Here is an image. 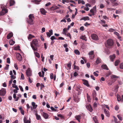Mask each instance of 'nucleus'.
Segmentation results:
<instances>
[{"mask_svg": "<svg viewBox=\"0 0 123 123\" xmlns=\"http://www.w3.org/2000/svg\"><path fill=\"white\" fill-rule=\"evenodd\" d=\"M35 115L36 117V118L37 120H39L41 118L40 116L38 115L37 113H36Z\"/></svg>", "mask_w": 123, "mask_h": 123, "instance_id": "obj_30", "label": "nucleus"}, {"mask_svg": "<svg viewBox=\"0 0 123 123\" xmlns=\"http://www.w3.org/2000/svg\"><path fill=\"white\" fill-rule=\"evenodd\" d=\"M9 65L8 64H7L5 67L4 69L6 70H8L9 68Z\"/></svg>", "mask_w": 123, "mask_h": 123, "instance_id": "obj_50", "label": "nucleus"}, {"mask_svg": "<svg viewBox=\"0 0 123 123\" xmlns=\"http://www.w3.org/2000/svg\"><path fill=\"white\" fill-rule=\"evenodd\" d=\"M42 114L43 117L45 119H47L48 118V115L47 113L43 112Z\"/></svg>", "mask_w": 123, "mask_h": 123, "instance_id": "obj_19", "label": "nucleus"}, {"mask_svg": "<svg viewBox=\"0 0 123 123\" xmlns=\"http://www.w3.org/2000/svg\"><path fill=\"white\" fill-rule=\"evenodd\" d=\"M93 106L94 108H95L97 106V103L94 102L93 104Z\"/></svg>", "mask_w": 123, "mask_h": 123, "instance_id": "obj_44", "label": "nucleus"}, {"mask_svg": "<svg viewBox=\"0 0 123 123\" xmlns=\"http://www.w3.org/2000/svg\"><path fill=\"white\" fill-rule=\"evenodd\" d=\"M114 42L113 40L111 39H109L106 42L105 46L107 47H111L113 46Z\"/></svg>", "mask_w": 123, "mask_h": 123, "instance_id": "obj_2", "label": "nucleus"}, {"mask_svg": "<svg viewBox=\"0 0 123 123\" xmlns=\"http://www.w3.org/2000/svg\"><path fill=\"white\" fill-rule=\"evenodd\" d=\"M29 19L28 20V22L31 25H32L33 24V20L34 19V17L33 14H31L29 16Z\"/></svg>", "mask_w": 123, "mask_h": 123, "instance_id": "obj_3", "label": "nucleus"}, {"mask_svg": "<svg viewBox=\"0 0 123 123\" xmlns=\"http://www.w3.org/2000/svg\"><path fill=\"white\" fill-rule=\"evenodd\" d=\"M78 75V74L76 72H75L74 74V77H76V76H77Z\"/></svg>", "mask_w": 123, "mask_h": 123, "instance_id": "obj_60", "label": "nucleus"}, {"mask_svg": "<svg viewBox=\"0 0 123 123\" xmlns=\"http://www.w3.org/2000/svg\"><path fill=\"white\" fill-rule=\"evenodd\" d=\"M15 42L12 40H11L9 41V43L10 45H12L15 43Z\"/></svg>", "mask_w": 123, "mask_h": 123, "instance_id": "obj_29", "label": "nucleus"}, {"mask_svg": "<svg viewBox=\"0 0 123 123\" xmlns=\"http://www.w3.org/2000/svg\"><path fill=\"white\" fill-rule=\"evenodd\" d=\"M81 20H84L85 21L86 20H89V18L88 17H84L83 18H82Z\"/></svg>", "mask_w": 123, "mask_h": 123, "instance_id": "obj_26", "label": "nucleus"}, {"mask_svg": "<svg viewBox=\"0 0 123 123\" xmlns=\"http://www.w3.org/2000/svg\"><path fill=\"white\" fill-rule=\"evenodd\" d=\"M87 96L88 101V102H90L91 100L90 97L87 93Z\"/></svg>", "mask_w": 123, "mask_h": 123, "instance_id": "obj_32", "label": "nucleus"}, {"mask_svg": "<svg viewBox=\"0 0 123 123\" xmlns=\"http://www.w3.org/2000/svg\"><path fill=\"white\" fill-rule=\"evenodd\" d=\"M101 67L102 68L104 69H106V70H108L109 69L107 66L106 64H103L101 66Z\"/></svg>", "mask_w": 123, "mask_h": 123, "instance_id": "obj_16", "label": "nucleus"}, {"mask_svg": "<svg viewBox=\"0 0 123 123\" xmlns=\"http://www.w3.org/2000/svg\"><path fill=\"white\" fill-rule=\"evenodd\" d=\"M31 105L34 109H36L37 106V105H36L35 103L34 102H32L31 103Z\"/></svg>", "mask_w": 123, "mask_h": 123, "instance_id": "obj_18", "label": "nucleus"}, {"mask_svg": "<svg viewBox=\"0 0 123 123\" xmlns=\"http://www.w3.org/2000/svg\"><path fill=\"white\" fill-rule=\"evenodd\" d=\"M67 66L68 68L69 69H70L71 68V62H70V63H69L68 64H67Z\"/></svg>", "mask_w": 123, "mask_h": 123, "instance_id": "obj_43", "label": "nucleus"}, {"mask_svg": "<svg viewBox=\"0 0 123 123\" xmlns=\"http://www.w3.org/2000/svg\"><path fill=\"white\" fill-rule=\"evenodd\" d=\"M74 51L75 53L76 54L79 55L80 54V53L78 50H75Z\"/></svg>", "mask_w": 123, "mask_h": 123, "instance_id": "obj_39", "label": "nucleus"}, {"mask_svg": "<svg viewBox=\"0 0 123 123\" xmlns=\"http://www.w3.org/2000/svg\"><path fill=\"white\" fill-rule=\"evenodd\" d=\"M58 117H61V119H63L64 118V117H63V116L62 114H59L58 115Z\"/></svg>", "mask_w": 123, "mask_h": 123, "instance_id": "obj_51", "label": "nucleus"}, {"mask_svg": "<svg viewBox=\"0 0 123 123\" xmlns=\"http://www.w3.org/2000/svg\"><path fill=\"white\" fill-rule=\"evenodd\" d=\"M59 8V7L56 6H53L50 8V9L52 10H54Z\"/></svg>", "mask_w": 123, "mask_h": 123, "instance_id": "obj_13", "label": "nucleus"}, {"mask_svg": "<svg viewBox=\"0 0 123 123\" xmlns=\"http://www.w3.org/2000/svg\"><path fill=\"white\" fill-rule=\"evenodd\" d=\"M91 37L92 39L95 40H98V37L97 35L95 34H92L91 35Z\"/></svg>", "mask_w": 123, "mask_h": 123, "instance_id": "obj_8", "label": "nucleus"}, {"mask_svg": "<svg viewBox=\"0 0 123 123\" xmlns=\"http://www.w3.org/2000/svg\"><path fill=\"white\" fill-rule=\"evenodd\" d=\"M40 11L41 13L43 15H45L47 12V11L43 8L40 9Z\"/></svg>", "mask_w": 123, "mask_h": 123, "instance_id": "obj_11", "label": "nucleus"}, {"mask_svg": "<svg viewBox=\"0 0 123 123\" xmlns=\"http://www.w3.org/2000/svg\"><path fill=\"white\" fill-rule=\"evenodd\" d=\"M15 3V1L13 0H10V6H11L14 5Z\"/></svg>", "mask_w": 123, "mask_h": 123, "instance_id": "obj_28", "label": "nucleus"}, {"mask_svg": "<svg viewBox=\"0 0 123 123\" xmlns=\"http://www.w3.org/2000/svg\"><path fill=\"white\" fill-rule=\"evenodd\" d=\"M96 6H94L90 10V12L92 13V15H94V13L96 12Z\"/></svg>", "mask_w": 123, "mask_h": 123, "instance_id": "obj_5", "label": "nucleus"}, {"mask_svg": "<svg viewBox=\"0 0 123 123\" xmlns=\"http://www.w3.org/2000/svg\"><path fill=\"white\" fill-rule=\"evenodd\" d=\"M54 56L53 55H51L50 56V57L51 60H53Z\"/></svg>", "mask_w": 123, "mask_h": 123, "instance_id": "obj_61", "label": "nucleus"}, {"mask_svg": "<svg viewBox=\"0 0 123 123\" xmlns=\"http://www.w3.org/2000/svg\"><path fill=\"white\" fill-rule=\"evenodd\" d=\"M75 117L79 122H80V119H81V116L80 115L76 116H75Z\"/></svg>", "mask_w": 123, "mask_h": 123, "instance_id": "obj_23", "label": "nucleus"}, {"mask_svg": "<svg viewBox=\"0 0 123 123\" xmlns=\"http://www.w3.org/2000/svg\"><path fill=\"white\" fill-rule=\"evenodd\" d=\"M75 63L74 64V69H77L78 70H79V69L80 68L78 66H76L75 65Z\"/></svg>", "mask_w": 123, "mask_h": 123, "instance_id": "obj_35", "label": "nucleus"}, {"mask_svg": "<svg viewBox=\"0 0 123 123\" xmlns=\"http://www.w3.org/2000/svg\"><path fill=\"white\" fill-rule=\"evenodd\" d=\"M117 100L118 101H122V99H121V98L119 96H117Z\"/></svg>", "mask_w": 123, "mask_h": 123, "instance_id": "obj_38", "label": "nucleus"}, {"mask_svg": "<svg viewBox=\"0 0 123 123\" xmlns=\"http://www.w3.org/2000/svg\"><path fill=\"white\" fill-rule=\"evenodd\" d=\"M34 37V36H33V35H32L31 34H30L29 35L28 38V39H31L33 38Z\"/></svg>", "mask_w": 123, "mask_h": 123, "instance_id": "obj_33", "label": "nucleus"}, {"mask_svg": "<svg viewBox=\"0 0 123 123\" xmlns=\"http://www.w3.org/2000/svg\"><path fill=\"white\" fill-rule=\"evenodd\" d=\"M100 23L102 24H105L106 23V22L104 20H101Z\"/></svg>", "mask_w": 123, "mask_h": 123, "instance_id": "obj_54", "label": "nucleus"}, {"mask_svg": "<svg viewBox=\"0 0 123 123\" xmlns=\"http://www.w3.org/2000/svg\"><path fill=\"white\" fill-rule=\"evenodd\" d=\"M10 77L12 79H14L16 78V76H14L13 75H11V76Z\"/></svg>", "mask_w": 123, "mask_h": 123, "instance_id": "obj_58", "label": "nucleus"}, {"mask_svg": "<svg viewBox=\"0 0 123 123\" xmlns=\"http://www.w3.org/2000/svg\"><path fill=\"white\" fill-rule=\"evenodd\" d=\"M6 62L8 64L10 63V60L9 58L8 57L7 58Z\"/></svg>", "mask_w": 123, "mask_h": 123, "instance_id": "obj_45", "label": "nucleus"}, {"mask_svg": "<svg viewBox=\"0 0 123 123\" xmlns=\"http://www.w3.org/2000/svg\"><path fill=\"white\" fill-rule=\"evenodd\" d=\"M86 37H85V36H82L80 37V39H82L85 41H86Z\"/></svg>", "mask_w": 123, "mask_h": 123, "instance_id": "obj_37", "label": "nucleus"}, {"mask_svg": "<svg viewBox=\"0 0 123 123\" xmlns=\"http://www.w3.org/2000/svg\"><path fill=\"white\" fill-rule=\"evenodd\" d=\"M16 57L17 59L19 61H21L22 59V57L21 55L19 53L16 55Z\"/></svg>", "mask_w": 123, "mask_h": 123, "instance_id": "obj_9", "label": "nucleus"}, {"mask_svg": "<svg viewBox=\"0 0 123 123\" xmlns=\"http://www.w3.org/2000/svg\"><path fill=\"white\" fill-rule=\"evenodd\" d=\"M104 112L106 116L108 117H109V113L108 111H106V109H104Z\"/></svg>", "mask_w": 123, "mask_h": 123, "instance_id": "obj_22", "label": "nucleus"}, {"mask_svg": "<svg viewBox=\"0 0 123 123\" xmlns=\"http://www.w3.org/2000/svg\"><path fill=\"white\" fill-rule=\"evenodd\" d=\"M51 4L50 2H49L48 3L46 4L45 5L46 6H49Z\"/></svg>", "mask_w": 123, "mask_h": 123, "instance_id": "obj_57", "label": "nucleus"}, {"mask_svg": "<svg viewBox=\"0 0 123 123\" xmlns=\"http://www.w3.org/2000/svg\"><path fill=\"white\" fill-rule=\"evenodd\" d=\"M26 74L28 76H31V74L30 70L28 69L26 71Z\"/></svg>", "mask_w": 123, "mask_h": 123, "instance_id": "obj_21", "label": "nucleus"}, {"mask_svg": "<svg viewBox=\"0 0 123 123\" xmlns=\"http://www.w3.org/2000/svg\"><path fill=\"white\" fill-rule=\"evenodd\" d=\"M31 45L34 51H37V47H39L40 45L38 43V42L37 39H33L31 44Z\"/></svg>", "mask_w": 123, "mask_h": 123, "instance_id": "obj_1", "label": "nucleus"}, {"mask_svg": "<svg viewBox=\"0 0 123 123\" xmlns=\"http://www.w3.org/2000/svg\"><path fill=\"white\" fill-rule=\"evenodd\" d=\"M24 123H31V121L27 120L26 118L25 117L24 118Z\"/></svg>", "mask_w": 123, "mask_h": 123, "instance_id": "obj_20", "label": "nucleus"}, {"mask_svg": "<svg viewBox=\"0 0 123 123\" xmlns=\"http://www.w3.org/2000/svg\"><path fill=\"white\" fill-rule=\"evenodd\" d=\"M119 68L121 69H123V63H121L120 64Z\"/></svg>", "mask_w": 123, "mask_h": 123, "instance_id": "obj_42", "label": "nucleus"}, {"mask_svg": "<svg viewBox=\"0 0 123 123\" xmlns=\"http://www.w3.org/2000/svg\"><path fill=\"white\" fill-rule=\"evenodd\" d=\"M50 109L52 110L53 111H57V109H55L53 107H50Z\"/></svg>", "mask_w": 123, "mask_h": 123, "instance_id": "obj_46", "label": "nucleus"}, {"mask_svg": "<svg viewBox=\"0 0 123 123\" xmlns=\"http://www.w3.org/2000/svg\"><path fill=\"white\" fill-rule=\"evenodd\" d=\"M89 57H90V59H91L92 60V59H93L94 58V55H90V56H89Z\"/></svg>", "mask_w": 123, "mask_h": 123, "instance_id": "obj_53", "label": "nucleus"}, {"mask_svg": "<svg viewBox=\"0 0 123 123\" xmlns=\"http://www.w3.org/2000/svg\"><path fill=\"white\" fill-rule=\"evenodd\" d=\"M19 110H20L22 114L24 115V110L22 109V107H20L19 108Z\"/></svg>", "mask_w": 123, "mask_h": 123, "instance_id": "obj_31", "label": "nucleus"}, {"mask_svg": "<svg viewBox=\"0 0 123 123\" xmlns=\"http://www.w3.org/2000/svg\"><path fill=\"white\" fill-rule=\"evenodd\" d=\"M103 106L104 107H105L106 108H107L109 110H110L109 107L108 106V105H103Z\"/></svg>", "mask_w": 123, "mask_h": 123, "instance_id": "obj_40", "label": "nucleus"}, {"mask_svg": "<svg viewBox=\"0 0 123 123\" xmlns=\"http://www.w3.org/2000/svg\"><path fill=\"white\" fill-rule=\"evenodd\" d=\"M19 87L21 91L22 92H23L24 90L22 87L20 85L19 86Z\"/></svg>", "mask_w": 123, "mask_h": 123, "instance_id": "obj_55", "label": "nucleus"}, {"mask_svg": "<svg viewBox=\"0 0 123 123\" xmlns=\"http://www.w3.org/2000/svg\"><path fill=\"white\" fill-rule=\"evenodd\" d=\"M74 100L75 102L77 103L80 100V98L76 95H73Z\"/></svg>", "mask_w": 123, "mask_h": 123, "instance_id": "obj_7", "label": "nucleus"}, {"mask_svg": "<svg viewBox=\"0 0 123 123\" xmlns=\"http://www.w3.org/2000/svg\"><path fill=\"white\" fill-rule=\"evenodd\" d=\"M114 33L115 34H116V35H117V37H118V36H119V34L118 33H117V32L116 31L114 32Z\"/></svg>", "mask_w": 123, "mask_h": 123, "instance_id": "obj_63", "label": "nucleus"}, {"mask_svg": "<svg viewBox=\"0 0 123 123\" xmlns=\"http://www.w3.org/2000/svg\"><path fill=\"white\" fill-rule=\"evenodd\" d=\"M93 74L96 77L98 76V74L96 72H94Z\"/></svg>", "mask_w": 123, "mask_h": 123, "instance_id": "obj_59", "label": "nucleus"}, {"mask_svg": "<svg viewBox=\"0 0 123 123\" xmlns=\"http://www.w3.org/2000/svg\"><path fill=\"white\" fill-rule=\"evenodd\" d=\"M20 79L22 80H24V77L23 74L22 73H21V76Z\"/></svg>", "mask_w": 123, "mask_h": 123, "instance_id": "obj_48", "label": "nucleus"}, {"mask_svg": "<svg viewBox=\"0 0 123 123\" xmlns=\"http://www.w3.org/2000/svg\"><path fill=\"white\" fill-rule=\"evenodd\" d=\"M119 108V107L117 105L115 107V110L116 111H117L118 110Z\"/></svg>", "mask_w": 123, "mask_h": 123, "instance_id": "obj_56", "label": "nucleus"}, {"mask_svg": "<svg viewBox=\"0 0 123 123\" xmlns=\"http://www.w3.org/2000/svg\"><path fill=\"white\" fill-rule=\"evenodd\" d=\"M58 39V40H64V38L62 37H58V39Z\"/></svg>", "mask_w": 123, "mask_h": 123, "instance_id": "obj_62", "label": "nucleus"}, {"mask_svg": "<svg viewBox=\"0 0 123 123\" xmlns=\"http://www.w3.org/2000/svg\"><path fill=\"white\" fill-rule=\"evenodd\" d=\"M50 39L52 41H53L54 39H56L54 36H52L50 37Z\"/></svg>", "mask_w": 123, "mask_h": 123, "instance_id": "obj_47", "label": "nucleus"}, {"mask_svg": "<svg viewBox=\"0 0 123 123\" xmlns=\"http://www.w3.org/2000/svg\"><path fill=\"white\" fill-rule=\"evenodd\" d=\"M13 35V34L12 32H11L8 34L7 36V39H9L12 37Z\"/></svg>", "mask_w": 123, "mask_h": 123, "instance_id": "obj_17", "label": "nucleus"}, {"mask_svg": "<svg viewBox=\"0 0 123 123\" xmlns=\"http://www.w3.org/2000/svg\"><path fill=\"white\" fill-rule=\"evenodd\" d=\"M82 80L83 82V84H84L87 86H89L88 83V81L87 80L84 79H83Z\"/></svg>", "mask_w": 123, "mask_h": 123, "instance_id": "obj_14", "label": "nucleus"}, {"mask_svg": "<svg viewBox=\"0 0 123 123\" xmlns=\"http://www.w3.org/2000/svg\"><path fill=\"white\" fill-rule=\"evenodd\" d=\"M6 93V89L2 88L0 90V95L2 96L5 95Z\"/></svg>", "mask_w": 123, "mask_h": 123, "instance_id": "obj_4", "label": "nucleus"}, {"mask_svg": "<svg viewBox=\"0 0 123 123\" xmlns=\"http://www.w3.org/2000/svg\"><path fill=\"white\" fill-rule=\"evenodd\" d=\"M35 55L38 58H39L40 57L39 54L37 52H34V53Z\"/></svg>", "mask_w": 123, "mask_h": 123, "instance_id": "obj_34", "label": "nucleus"}, {"mask_svg": "<svg viewBox=\"0 0 123 123\" xmlns=\"http://www.w3.org/2000/svg\"><path fill=\"white\" fill-rule=\"evenodd\" d=\"M94 52L93 51H92L89 52L88 55H94Z\"/></svg>", "mask_w": 123, "mask_h": 123, "instance_id": "obj_36", "label": "nucleus"}, {"mask_svg": "<svg viewBox=\"0 0 123 123\" xmlns=\"http://www.w3.org/2000/svg\"><path fill=\"white\" fill-rule=\"evenodd\" d=\"M92 95L93 96V98H94L96 96V93L95 91H93L92 92Z\"/></svg>", "mask_w": 123, "mask_h": 123, "instance_id": "obj_25", "label": "nucleus"}, {"mask_svg": "<svg viewBox=\"0 0 123 123\" xmlns=\"http://www.w3.org/2000/svg\"><path fill=\"white\" fill-rule=\"evenodd\" d=\"M8 12L6 8H4L2 9V11L0 12V16L4 15L6 13Z\"/></svg>", "mask_w": 123, "mask_h": 123, "instance_id": "obj_6", "label": "nucleus"}, {"mask_svg": "<svg viewBox=\"0 0 123 123\" xmlns=\"http://www.w3.org/2000/svg\"><path fill=\"white\" fill-rule=\"evenodd\" d=\"M103 12L102 11H99V14L101 15V16H102V14L103 13Z\"/></svg>", "mask_w": 123, "mask_h": 123, "instance_id": "obj_64", "label": "nucleus"}, {"mask_svg": "<svg viewBox=\"0 0 123 123\" xmlns=\"http://www.w3.org/2000/svg\"><path fill=\"white\" fill-rule=\"evenodd\" d=\"M86 108L90 112H92V111L93 109L91 105L89 104V105L86 106Z\"/></svg>", "mask_w": 123, "mask_h": 123, "instance_id": "obj_10", "label": "nucleus"}, {"mask_svg": "<svg viewBox=\"0 0 123 123\" xmlns=\"http://www.w3.org/2000/svg\"><path fill=\"white\" fill-rule=\"evenodd\" d=\"M115 57L116 56L115 54L111 55L109 56L110 59L112 62H113L114 61V60L115 58Z\"/></svg>", "mask_w": 123, "mask_h": 123, "instance_id": "obj_12", "label": "nucleus"}, {"mask_svg": "<svg viewBox=\"0 0 123 123\" xmlns=\"http://www.w3.org/2000/svg\"><path fill=\"white\" fill-rule=\"evenodd\" d=\"M101 60L100 58H98L96 61V62L97 64H98V63H101Z\"/></svg>", "mask_w": 123, "mask_h": 123, "instance_id": "obj_27", "label": "nucleus"}, {"mask_svg": "<svg viewBox=\"0 0 123 123\" xmlns=\"http://www.w3.org/2000/svg\"><path fill=\"white\" fill-rule=\"evenodd\" d=\"M104 7V6L102 4H101L100 5V8H103Z\"/></svg>", "mask_w": 123, "mask_h": 123, "instance_id": "obj_52", "label": "nucleus"}, {"mask_svg": "<svg viewBox=\"0 0 123 123\" xmlns=\"http://www.w3.org/2000/svg\"><path fill=\"white\" fill-rule=\"evenodd\" d=\"M49 32H47L46 34L48 37H50V36L53 35V31H49Z\"/></svg>", "mask_w": 123, "mask_h": 123, "instance_id": "obj_15", "label": "nucleus"}, {"mask_svg": "<svg viewBox=\"0 0 123 123\" xmlns=\"http://www.w3.org/2000/svg\"><path fill=\"white\" fill-rule=\"evenodd\" d=\"M120 62V61L118 60H117L115 62V65L116 66H117Z\"/></svg>", "mask_w": 123, "mask_h": 123, "instance_id": "obj_24", "label": "nucleus"}, {"mask_svg": "<svg viewBox=\"0 0 123 123\" xmlns=\"http://www.w3.org/2000/svg\"><path fill=\"white\" fill-rule=\"evenodd\" d=\"M117 117L119 120L121 121L122 120V118L121 115H117Z\"/></svg>", "mask_w": 123, "mask_h": 123, "instance_id": "obj_41", "label": "nucleus"}, {"mask_svg": "<svg viewBox=\"0 0 123 123\" xmlns=\"http://www.w3.org/2000/svg\"><path fill=\"white\" fill-rule=\"evenodd\" d=\"M50 78L51 79H52L54 78V75L53 73H51L50 75Z\"/></svg>", "mask_w": 123, "mask_h": 123, "instance_id": "obj_49", "label": "nucleus"}]
</instances>
